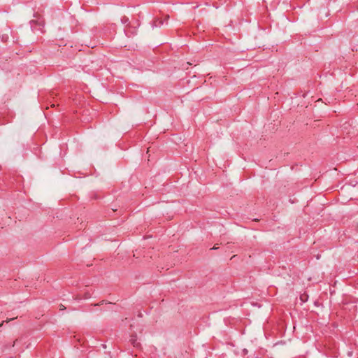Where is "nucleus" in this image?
I'll use <instances>...</instances> for the list:
<instances>
[{"mask_svg": "<svg viewBox=\"0 0 358 358\" xmlns=\"http://www.w3.org/2000/svg\"><path fill=\"white\" fill-rule=\"evenodd\" d=\"M7 38H8V36H6V38H4V36H3L2 40H3V41H6V40H7Z\"/></svg>", "mask_w": 358, "mask_h": 358, "instance_id": "obj_9", "label": "nucleus"}, {"mask_svg": "<svg viewBox=\"0 0 358 358\" xmlns=\"http://www.w3.org/2000/svg\"><path fill=\"white\" fill-rule=\"evenodd\" d=\"M169 18V15H166V17H165L166 21H167Z\"/></svg>", "mask_w": 358, "mask_h": 358, "instance_id": "obj_8", "label": "nucleus"}, {"mask_svg": "<svg viewBox=\"0 0 358 358\" xmlns=\"http://www.w3.org/2000/svg\"><path fill=\"white\" fill-rule=\"evenodd\" d=\"M121 21L124 24L128 23L129 22V18L124 16V17H123L122 18Z\"/></svg>", "mask_w": 358, "mask_h": 358, "instance_id": "obj_4", "label": "nucleus"}, {"mask_svg": "<svg viewBox=\"0 0 358 358\" xmlns=\"http://www.w3.org/2000/svg\"><path fill=\"white\" fill-rule=\"evenodd\" d=\"M244 352L247 353L248 352V350H244Z\"/></svg>", "mask_w": 358, "mask_h": 358, "instance_id": "obj_12", "label": "nucleus"}, {"mask_svg": "<svg viewBox=\"0 0 358 358\" xmlns=\"http://www.w3.org/2000/svg\"><path fill=\"white\" fill-rule=\"evenodd\" d=\"M162 24H163V22L162 20H157L153 22L152 27H155Z\"/></svg>", "mask_w": 358, "mask_h": 358, "instance_id": "obj_3", "label": "nucleus"}, {"mask_svg": "<svg viewBox=\"0 0 358 358\" xmlns=\"http://www.w3.org/2000/svg\"><path fill=\"white\" fill-rule=\"evenodd\" d=\"M308 296L306 294H301L300 299L302 302H306L308 300Z\"/></svg>", "mask_w": 358, "mask_h": 358, "instance_id": "obj_2", "label": "nucleus"}, {"mask_svg": "<svg viewBox=\"0 0 358 358\" xmlns=\"http://www.w3.org/2000/svg\"><path fill=\"white\" fill-rule=\"evenodd\" d=\"M357 227H358V222H357Z\"/></svg>", "mask_w": 358, "mask_h": 358, "instance_id": "obj_13", "label": "nucleus"}, {"mask_svg": "<svg viewBox=\"0 0 358 358\" xmlns=\"http://www.w3.org/2000/svg\"><path fill=\"white\" fill-rule=\"evenodd\" d=\"M15 317H13V318H10V319H7L6 320H5L6 322H8L13 320H14ZM4 321H3L1 324H0V327H2Z\"/></svg>", "mask_w": 358, "mask_h": 358, "instance_id": "obj_5", "label": "nucleus"}, {"mask_svg": "<svg viewBox=\"0 0 358 358\" xmlns=\"http://www.w3.org/2000/svg\"><path fill=\"white\" fill-rule=\"evenodd\" d=\"M129 341L134 347L138 348L140 346V343L137 341L136 335H131Z\"/></svg>", "mask_w": 358, "mask_h": 358, "instance_id": "obj_1", "label": "nucleus"}, {"mask_svg": "<svg viewBox=\"0 0 358 358\" xmlns=\"http://www.w3.org/2000/svg\"><path fill=\"white\" fill-rule=\"evenodd\" d=\"M136 34V31H132V32H131V34H132V35H135Z\"/></svg>", "mask_w": 358, "mask_h": 358, "instance_id": "obj_10", "label": "nucleus"}, {"mask_svg": "<svg viewBox=\"0 0 358 358\" xmlns=\"http://www.w3.org/2000/svg\"><path fill=\"white\" fill-rule=\"evenodd\" d=\"M217 248H217V247L216 246V245H214V247H213V248H211V250H216V249H217Z\"/></svg>", "mask_w": 358, "mask_h": 358, "instance_id": "obj_7", "label": "nucleus"}, {"mask_svg": "<svg viewBox=\"0 0 358 358\" xmlns=\"http://www.w3.org/2000/svg\"><path fill=\"white\" fill-rule=\"evenodd\" d=\"M66 308L64 305L61 304L60 305V310H64Z\"/></svg>", "mask_w": 358, "mask_h": 358, "instance_id": "obj_6", "label": "nucleus"}, {"mask_svg": "<svg viewBox=\"0 0 358 358\" xmlns=\"http://www.w3.org/2000/svg\"><path fill=\"white\" fill-rule=\"evenodd\" d=\"M103 303H105V301H102L101 302V304H103Z\"/></svg>", "mask_w": 358, "mask_h": 358, "instance_id": "obj_11", "label": "nucleus"}]
</instances>
